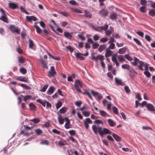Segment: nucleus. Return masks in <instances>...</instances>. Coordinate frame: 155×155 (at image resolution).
Returning a JSON list of instances; mask_svg holds the SVG:
<instances>
[{
  "mask_svg": "<svg viewBox=\"0 0 155 155\" xmlns=\"http://www.w3.org/2000/svg\"><path fill=\"white\" fill-rule=\"evenodd\" d=\"M134 62L131 63L134 66H137L139 69L141 71L143 70V67L145 66V71L144 72V74L146 75L147 78H149L150 76V73L148 71V64L147 63H144L142 61H140L139 60L135 57L134 58Z\"/></svg>",
  "mask_w": 155,
  "mask_h": 155,
  "instance_id": "nucleus-1",
  "label": "nucleus"
},
{
  "mask_svg": "<svg viewBox=\"0 0 155 155\" xmlns=\"http://www.w3.org/2000/svg\"><path fill=\"white\" fill-rule=\"evenodd\" d=\"M92 129L95 134H97L98 133L101 137H103L106 134H111L112 133L108 129L103 128L101 127L95 125H92Z\"/></svg>",
  "mask_w": 155,
  "mask_h": 155,
  "instance_id": "nucleus-2",
  "label": "nucleus"
},
{
  "mask_svg": "<svg viewBox=\"0 0 155 155\" xmlns=\"http://www.w3.org/2000/svg\"><path fill=\"white\" fill-rule=\"evenodd\" d=\"M74 87L75 89L79 92H81V88L82 87V83L79 80L75 81L74 83Z\"/></svg>",
  "mask_w": 155,
  "mask_h": 155,
  "instance_id": "nucleus-3",
  "label": "nucleus"
},
{
  "mask_svg": "<svg viewBox=\"0 0 155 155\" xmlns=\"http://www.w3.org/2000/svg\"><path fill=\"white\" fill-rule=\"evenodd\" d=\"M57 73L55 70L54 67L53 66L51 67L50 70L49 71L48 76L49 77H54Z\"/></svg>",
  "mask_w": 155,
  "mask_h": 155,
  "instance_id": "nucleus-4",
  "label": "nucleus"
},
{
  "mask_svg": "<svg viewBox=\"0 0 155 155\" xmlns=\"http://www.w3.org/2000/svg\"><path fill=\"white\" fill-rule=\"evenodd\" d=\"M92 121L90 118H86L83 120V123L84 126L86 129H87L89 128V124H92Z\"/></svg>",
  "mask_w": 155,
  "mask_h": 155,
  "instance_id": "nucleus-5",
  "label": "nucleus"
},
{
  "mask_svg": "<svg viewBox=\"0 0 155 155\" xmlns=\"http://www.w3.org/2000/svg\"><path fill=\"white\" fill-rule=\"evenodd\" d=\"M9 29L13 33H16L19 34H20V30L17 28L14 25H11L9 28Z\"/></svg>",
  "mask_w": 155,
  "mask_h": 155,
  "instance_id": "nucleus-6",
  "label": "nucleus"
},
{
  "mask_svg": "<svg viewBox=\"0 0 155 155\" xmlns=\"http://www.w3.org/2000/svg\"><path fill=\"white\" fill-rule=\"evenodd\" d=\"M146 107L148 110L151 111H154L155 109L154 106L150 104H148L146 105Z\"/></svg>",
  "mask_w": 155,
  "mask_h": 155,
  "instance_id": "nucleus-7",
  "label": "nucleus"
},
{
  "mask_svg": "<svg viewBox=\"0 0 155 155\" xmlns=\"http://www.w3.org/2000/svg\"><path fill=\"white\" fill-rule=\"evenodd\" d=\"M40 63L41 66L43 68H46L47 69H48V67H47V63L46 61H44L43 59L42 58H41L40 59Z\"/></svg>",
  "mask_w": 155,
  "mask_h": 155,
  "instance_id": "nucleus-8",
  "label": "nucleus"
},
{
  "mask_svg": "<svg viewBox=\"0 0 155 155\" xmlns=\"http://www.w3.org/2000/svg\"><path fill=\"white\" fill-rule=\"evenodd\" d=\"M99 111L100 114L101 116L103 117H110V116L105 111L101 109L99 110Z\"/></svg>",
  "mask_w": 155,
  "mask_h": 155,
  "instance_id": "nucleus-9",
  "label": "nucleus"
},
{
  "mask_svg": "<svg viewBox=\"0 0 155 155\" xmlns=\"http://www.w3.org/2000/svg\"><path fill=\"white\" fill-rule=\"evenodd\" d=\"M106 53L105 56L106 58H107L111 56L112 54V51L109 48H107L106 49Z\"/></svg>",
  "mask_w": 155,
  "mask_h": 155,
  "instance_id": "nucleus-10",
  "label": "nucleus"
},
{
  "mask_svg": "<svg viewBox=\"0 0 155 155\" xmlns=\"http://www.w3.org/2000/svg\"><path fill=\"white\" fill-rule=\"evenodd\" d=\"M55 89L52 86H50L47 91V93L48 95H51L53 93Z\"/></svg>",
  "mask_w": 155,
  "mask_h": 155,
  "instance_id": "nucleus-11",
  "label": "nucleus"
},
{
  "mask_svg": "<svg viewBox=\"0 0 155 155\" xmlns=\"http://www.w3.org/2000/svg\"><path fill=\"white\" fill-rule=\"evenodd\" d=\"M16 79L17 80L19 81H20L25 82H27L28 81V79L27 78L24 76V77H20L17 78H16Z\"/></svg>",
  "mask_w": 155,
  "mask_h": 155,
  "instance_id": "nucleus-12",
  "label": "nucleus"
},
{
  "mask_svg": "<svg viewBox=\"0 0 155 155\" xmlns=\"http://www.w3.org/2000/svg\"><path fill=\"white\" fill-rule=\"evenodd\" d=\"M8 6L10 8L12 9H15L16 8H19L18 5L14 3H9Z\"/></svg>",
  "mask_w": 155,
  "mask_h": 155,
  "instance_id": "nucleus-13",
  "label": "nucleus"
},
{
  "mask_svg": "<svg viewBox=\"0 0 155 155\" xmlns=\"http://www.w3.org/2000/svg\"><path fill=\"white\" fill-rule=\"evenodd\" d=\"M68 110V107H64L60 110L59 112L61 114H63L65 113Z\"/></svg>",
  "mask_w": 155,
  "mask_h": 155,
  "instance_id": "nucleus-14",
  "label": "nucleus"
},
{
  "mask_svg": "<svg viewBox=\"0 0 155 155\" xmlns=\"http://www.w3.org/2000/svg\"><path fill=\"white\" fill-rule=\"evenodd\" d=\"M107 122L108 125L110 127H114L116 125V122L114 121L113 120L111 119H108L107 120Z\"/></svg>",
  "mask_w": 155,
  "mask_h": 155,
  "instance_id": "nucleus-15",
  "label": "nucleus"
},
{
  "mask_svg": "<svg viewBox=\"0 0 155 155\" xmlns=\"http://www.w3.org/2000/svg\"><path fill=\"white\" fill-rule=\"evenodd\" d=\"M74 54L77 58L81 60H84V58L82 56V54L80 53H75Z\"/></svg>",
  "mask_w": 155,
  "mask_h": 155,
  "instance_id": "nucleus-16",
  "label": "nucleus"
},
{
  "mask_svg": "<svg viewBox=\"0 0 155 155\" xmlns=\"http://www.w3.org/2000/svg\"><path fill=\"white\" fill-rule=\"evenodd\" d=\"M26 18V19L29 21H31L32 20L35 21L37 20V18L33 16H27Z\"/></svg>",
  "mask_w": 155,
  "mask_h": 155,
  "instance_id": "nucleus-17",
  "label": "nucleus"
},
{
  "mask_svg": "<svg viewBox=\"0 0 155 155\" xmlns=\"http://www.w3.org/2000/svg\"><path fill=\"white\" fill-rule=\"evenodd\" d=\"M84 16L86 18H91L92 17V15L90 12L86 10L84 11Z\"/></svg>",
  "mask_w": 155,
  "mask_h": 155,
  "instance_id": "nucleus-18",
  "label": "nucleus"
},
{
  "mask_svg": "<svg viewBox=\"0 0 155 155\" xmlns=\"http://www.w3.org/2000/svg\"><path fill=\"white\" fill-rule=\"evenodd\" d=\"M100 14L103 16H106L108 14V11L106 10L103 9L100 11Z\"/></svg>",
  "mask_w": 155,
  "mask_h": 155,
  "instance_id": "nucleus-19",
  "label": "nucleus"
},
{
  "mask_svg": "<svg viewBox=\"0 0 155 155\" xmlns=\"http://www.w3.org/2000/svg\"><path fill=\"white\" fill-rule=\"evenodd\" d=\"M115 81L116 84L118 85L123 86L124 85V83L122 82V80L117 78H115Z\"/></svg>",
  "mask_w": 155,
  "mask_h": 155,
  "instance_id": "nucleus-20",
  "label": "nucleus"
},
{
  "mask_svg": "<svg viewBox=\"0 0 155 155\" xmlns=\"http://www.w3.org/2000/svg\"><path fill=\"white\" fill-rule=\"evenodd\" d=\"M0 20L7 23H8V19L6 15L2 16L0 18Z\"/></svg>",
  "mask_w": 155,
  "mask_h": 155,
  "instance_id": "nucleus-21",
  "label": "nucleus"
},
{
  "mask_svg": "<svg viewBox=\"0 0 155 155\" xmlns=\"http://www.w3.org/2000/svg\"><path fill=\"white\" fill-rule=\"evenodd\" d=\"M110 28H111L110 30H106L105 31V34L106 36H109L114 31V29L112 27L110 26Z\"/></svg>",
  "mask_w": 155,
  "mask_h": 155,
  "instance_id": "nucleus-22",
  "label": "nucleus"
},
{
  "mask_svg": "<svg viewBox=\"0 0 155 155\" xmlns=\"http://www.w3.org/2000/svg\"><path fill=\"white\" fill-rule=\"evenodd\" d=\"M58 119L59 124H62L64 123V119L61 117V114L58 115Z\"/></svg>",
  "mask_w": 155,
  "mask_h": 155,
  "instance_id": "nucleus-23",
  "label": "nucleus"
},
{
  "mask_svg": "<svg viewBox=\"0 0 155 155\" xmlns=\"http://www.w3.org/2000/svg\"><path fill=\"white\" fill-rule=\"evenodd\" d=\"M126 51V47H123L122 48L120 49L118 52L119 54H125Z\"/></svg>",
  "mask_w": 155,
  "mask_h": 155,
  "instance_id": "nucleus-24",
  "label": "nucleus"
},
{
  "mask_svg": "<svg viewBox=\"0 0 155 155\" xmlns=\"http://www.w3.org/2000/svg\"><path fill=\"white\" fill-rule=\"evenodd\" d=\"M70 9L72 11L75 12L76 13H83V12L81 10H79L75 8H71Z\"/></svg>",
  "mask_w": 155,
  "mask_h": 155,
  "instance_id": "nucleus-25",
  "label": "nucleus"
},
{
  "mask_svg": "<svg viewBox=\"0 0 155 155\" xmlns=\"http://www.w3.org/2000/svg\"><path fill=\"white\" fill-rule=\"evenodd\" d=\"M112 136L117 141H120L121 138L117 134L113 133Z\"/></svg>",
  "mask_w": 155,
  "mask_h": 155,
  "instance_id": "nucleus-26",
  "label": "nucleus"
},
{
  "mask_svg": "<svg viewBox=\"0 0 155 155\" xmlns=\"http://www.w3.org/2000/svg\"><path fill=\"white\" fill-rule=\"evenodd\" d=\"M46 101H42L40 99H38L36 100V101L38 103L41 104L42 106L44 107H45V104L46 102H45Z\"/></svg>",
  "mask_w": 155,
  "mask_h": 155,
  "instance_id": "nucleus-27",
  "label": "nucleus"
},
{
  "mask_svg": "<svg viewBox=\"0 0 155 155\" xmlns=\"http://www.w3.org/2000/svg\"><path fill=\"white\" fill-rule=\"evenodd\" d=\"M64 35L66 38L70 39H71L72 37V36L69 32L66 31L64 32Z\"/></svg>",
  "mask_w": 155,
  "mask_h": 155,
  "instance_id": "nucleus-28",
  "label": "nucleus"
},
{
  "mask_svg": "<svg viewBox=\"0 0 155 155\" xmlns=\"http://www.w3.org/2000/svg\"><path fill=\"white\" fill-rule=\"evenodd\" d=\"M110 16L111 19L115 20L117 18V15L115 13H111Z\"/></svg>",
  "mask_w": 155,
  "mask_h": 155,
  "instance_id": "nucleus-29",
  "label": "nucleus"
},
{
  "mask_svg": "<svg viewBox=\"0 0 155 155\" xmlns=\"http://www.w3.org/2000/svg\"><path fill=\"white\" fill-rule=\"evenodd\" d=\"M113 111L115 114L118 115L119 112L117 108L115 106H114L112 107Z\"/></svg>",
  "mask_w": 155,
  "mask_h": 155,
  "instance_id": "nucleus-30",
  "label": "nucleus"
},
{
  "mask_svg": "<svg viewBox=\"0 0 155 155\" xmlns=\"http://www.w3.org/2000/svg\"><path fill=\"white\" fill-rule=\"evenodd\" d=\"M28 42L29 43V48L31 49H33V47L35 46L33 41L31 39H30L29 40Z\"/></svg>",
  "mask_w": 155,
  "mask_h": 155,
  "instance_id": "nucleus-31",
  "label": "nucleus"
},
{
  "mask_svg": "<svg viewBox=\"0 0 155 155\" xmlns=\"http://www.w3.org/2000/svg\"><path fill=\"white\" fill-rule=\"evenodd\" d=\"M29 107L31 110H35L36 109V106L32 103H31L29 104Z\"/></svg>",
  "mask_w": 155,
  "mask_h": 155,
  "instance_id": "nucleus-32",
  "label": "nucleus"
},
{
  "mask_svg": "<svg viewBox=\"0 0 155 155\" xmlns=\"http://www.w3.org/2000/svg\"><path fill=\"white\" fill-rule=\"evenodd\" d=\"M18 61L19 63H23L25 62V60L23 57H18Z\"/></svg>",
  "mask_w": 155,
  "mask_h": 155,
  "instance_id": "nucleus-33",
  "label": "nucleus"
},
{
  "mask_svg": "<svg viewBox=\"0 0 155 155\" xmlns=\"http://www.w3.org/2000/svg\"><path fill=\"white\" fill-rule=\"evenodd\" d=\"M108 25L107 24L105 25L104 26L98 28L101 30H104L105 31L108 29Z\"/></svg>",
  "mask_w": 155,
  "mask_h": 155,
  "instance_id": "nucleus-34",
  "label": "nucleus"
},
{
  "mask_svg": "<svg viewBox=\"0 0 155 155\" xmlns=\"http://www.w3.org/2000/svg\"><path fill=\"white\" fill-rule=\"evenodd\" d=\"M106 48V45H101L100 46L98 49V50L100 52H101L103 50H104Z\"/></svg>",
  "mask_w": 155,
  "mask_h": 155,
  "instance_id": "nucleus-35",
  "label": "nucleus"
},
{
  "mask_svg": "<svg viewBox=\"0 0 155 155\" xmlns=\"http://www.w3.org/2000/svg\"><path fill=\"white\" fill-rule=\"evenodd\" d=\"M97 61L99 60L101 61H103L104 59V57L103 55L100 54L97 56Z\"/></svg>",
  "mask_w": 155,
  "mask_h": 155,
  "instance_id": "nucleus-36",
  "label": "nucleus"
},
{
  "mask_svg": "<svg viewBox=\"0 0 155 155\" xmlns=\"http://www.w3.org/2000/svg\"><path fill=\"white\" fill-rule=\"evenodd\" d=\"M118 58L120 62H122L125 60V58L123 55H120L118 56Z\"/></svg>",
  "mask_w": 155,
  "mask_h": 155,
  "instance_id": "nucleus-37",
  "label": "nucleus"
},
{
  "mask_svg": "<svg viewBox=\"0 0 155 155\" xmlns=\"http://www.w3.org/2000/svg\"><path fill=\"white\" fill-rule=\"evenodd\" d=\"M48 84H45L44 85L42 89L40 90V91L42 92H45L48 87Z\"/></svg>",
  "mask_w": 155,
  "mask_h": 155,
  "instance_id": "nucleus-38",
  "label": "nucleus"
},
{
  "mask_svg": "<svg viewBox=\"0 0 155 155\" xmlns=\"http://www.w3.org/2000/svg\"><path fill=\"white\" fill-rule=\"evenodd\" d=\"M30 121H33L35 124H36L40 121V120L38 118H34L30 120Z\"/></svg>",
  "mask_w": 155,
  "mask_h": 155,
  "instance_id": "nucleus-39",
  "label": "nucleus"
},
{
  "mask_svg": "<svg viewBox=\"0 0 155 155\" xmlns=\"http://www.w3.org/2000/svg\"><path fill=\"white\" fill-rule=\"evenodd\" d=\"M149 14L150 15L153 17L155 15V11L153 9L149 11Z\"/></svg>",
  "mask_w": 155,
  "mask_h": 155,
  "instance_id": "nucleus-40",
  "label": "nucleus"
},
{
  "mask_svg": "<svg viewBox=\"0 0 155 155\" xmlns=\"http://www.w3.org/2000/svg\"><path fill=\"white\" fill-rule=\"evenodd\" d=\"M59 14H62L65 17H67L69 16V14L66 12H58Z\"/></svg>",
  "mask_w": 155,
  "mask_h": 155,
  "instance_id": "nucleus-41",
  "label": "nucleus"
},
{
  "mask_svg": "<svg viewBox=\"0 0 155 155\" xmlns=\"http://www.w3.org/2000/svg\"><path fill=\"white\" fill-rule=\"evenodd\" d=\"M62 105V103L61 101H58L56 105V108L57 109L59 108Z\"/></svg>",
  "mask_w": 155,
  "mask_h": 155,
  "instance_id": "nucleus-42",
  "label": "nucleus"
},
{
  "mask_svg": "<svg viewBox=\"0 0 155 155\" xmlns=\"http://www.w3.org/2000/svg\"><path fill=\"white\" fill-rule=\"evenodd\" d=\"M19 71L20 72L23 74H25L27 73V70L24 68H20Z\"/></svg>",
  "mask_w": 155,
  "mask_h": 155,
  "instance_id": "nucleus-43",
  "label": "nucleus"
},
{
  "mask_svg": "<svg viewBox=\"0 0 155 155\" xmlns=\"http://www.w3.org/2000/svg\"><path fill=\"white\" fill-rule=\"evenodd\" d=\"M133 39L135 42H136L137 45L140 46H142V44L140 42L138 39L135 38H134Z\"/></svg>",
  "mask_w": 155,
  "mask_h": 155,
  "instance_id": "nucleus-44",
  "label": "nucleus"
},
{
  "mask_svg": "<svg viewBox=\"0 0 155 155\" xmlns=\"http://www.w3.org/2000/svg\"><path fill=\"white\" fill-rule=\"evenodd\" d=\"M83 94H87L88 96V97H90V98H91V99H92V97L91 95V94L87 90H85Z\"/></svg>",
  "mask_w": 155,
  "mask_h": 155,
  "instance_id": "nucleus-45",
  "label": "nucleus"
},
{
  "mask_svg": "<svg viewBox=\"0 0 155 155\" xmlns=\"http://www.w3.org/2000/svg\"><path fill=\"white\" fill-rule=\"evenodd\" d=\"M31 97L30 95H26L24 97L23 100L25 101H26L28 100L31 99Z\"/></svg>",
  "mask_w": 155,
  "mask_h": 155,
  "instance_id": "nucleus-46",
  "label": "nucleus"
},
{
  "mask_svg": "<svg viewBox=\"0 0 155 155\" xmlns=\"http://www.w3.org/2000/svg\"><path fill=\"white\" fill-rule=\"evenodd\" d=\"M83 114L86 117H89L90 114V113L89 111H85L82 112Z\"/></svg>",
  "mask_w": 155,
  "mask_h": 155,
  "instance_id": "nucleus-47",
  "label": "nucleus"
},
{
  "mask_svg": "<svg viewBox=\"0 0 155 155\" xmlns=\"http://www.w3.org/2000/svg\"><path fill=\"white\" fill-rule=\"evenodd\" d=\"M125 58L127 60L131 61L132 60L133 58L131 57L129 55V54H125L124 55Z\"/></svg>",
  "mask_w": 155,
  "mask_h": 155,
  "instance_id": "nucleus-48",
  "label": "nucleus"
},
{
  "mask_svg": "<svg viewBox=\"0 0 155 155\" xmlns=\"http://www.w3.org/2000/svg\"><path fill=\"white\" fill-rule=\"evenodd\" d=\"M35 27L36 28L37 32L38 34H40L41 33V30L40 28L37 25H35Z\"/></svg>",
  "mask_w": 155,
  "mask_h": 155,
  "instance_id": "nucleus-49",
  "label": "nucleus"
},
{
  "mask_svg": "<svg viewBox=\"0 0 155 155\" xmlns=\"http://www.w3.org/2000/svg\"><path fill=\"white\" fill-rule=\"evenodd\" d=\"M35 132L37 134L39 135L42 133V131L41 130L38 128L35 130Z\"/></svg>",
  "mask_w": 155,
  "mask_h": 155,
  "instance_id": "nucleus-50",
  "label": "nucleus"
},
{
  "mask_svg": "<svg viewBox=\"0 0 155 155\" xmlns=\"http://www.w3.org/2000/svg\"><path fill=\"white\" fill-rule=\"evenodd\" d=\"M122 67L123 69H129L130 68V66L127 64H123L122 66Z\"/></svg>",
  "mask_w": 155,
  "mask_h": 155,
  "instance_id": "nucleus-51",
  "label": "nucleus"
},
{
  "mask_svg": "<svg viewBox=\"0 0 155 155\" xmlns=\"http://www.w3.org/2000/svg\"><path fill=\"white\" fill-rule=\"evenodd\" d=\"M69 3L71 4V5H74L75 6H76L78 5V4L75 1H74L73 0H70L69 2Z\"/></svg>",
  "mask_w": 155,
  "mask_h": 155,
  "instance_id": "nucleus-52",
  "label": "nucleus"
},
{
  "mask_svg": "<svg viewBox=\"0 0 155 155\" xmlns=\"http://www.w3.org/2000/svg\"><path fill=\"white\" fill-rule=\"evenodd\" d=\"M135 33H137L138 35H139L140 36H141L142 37H143L144 34L143 32L141 31H135Z\"/></svg>",
  "mask_w": 155,
  "mask_h": 155,
  "instance_id": "nucleus-53",
  "label": "nucleus"
},
{
  "mask_svg": "<svg viewBox=\"0 0 155 155\" xmlns=\"http://www.w3.org/2000/svg\"><path fill=\"white\" fill-rule=\"evenodd\" d=\"M52 132L54 133L58 134H60L61 133V131H60L55 129H53L52 130Z\"/></svg>",
  "mask_w": 155,
  "mask_h": 155,
  "instance_id": "nucleus-54",
  "label": "nucleus"
},
{
  "mask_svg": "<svg viewBox=\"0 0 155 155\" xmlns=\"http://www.w3.org/2000/svg\"><path fill=\"white\" fill-rule=\"evenodd\" d=\"M94 124H103V122L102 121L100 120H96L94 122Z\"/></svg>",
  "mask_w": 155,
  "mask_h": 155,
  "instance_id": "nucleus-55",
  "label": "nucleus"
},
{
  "mask_svg": "<svg viewBox=\"0 0 155 155\" xmlns=\"http://www.w3.org/2000/svg\"><path fill=\"white\" fill-rule=\"evenodd\" d=\"M110 45L109 46L108 48H109L110 49H114L115 45L113 43H110Z\"/></svg>",
  "mask_w": 155,
  "mask_h": 155,
  "instance_id": "nucleus-56",
  "label": "nucleus"
},
{
  "mask_svg": "<svg viewBox=\"0 0 155 155\" xmlns=\"http://www.w3.org/2000/svg\"><path fill=\"white\" fill-rule=\"evenodd\" d=\"M108 40V38H102L100 40V41L102 43H105Z\"/></svg>",
  "mask_w": 155,
  "mask_h": 155,
  "instance_id": "nucleus-57",
  "label": "nucleus"
},
{
  "mask_svg": "<svg viewBox=\"0 0 155 155\" xmlns=\"http://www.w3.org/2000/svg\"><path fill=\"white\" fill-rule=\"evenodd\" d=\"M112 60L114 63H115L117 61V59L115 55H113L112 57Z\"/></svg>",
  "mask_w": 155,
  "mask_h": 155,
  "instance_id": "nucleus-58",
  "label": "nucleus"
},
{
  "mask_svg": "<svg viewBox=\"0 0 155 155\" xmlns=\"http://www.w3.org/2000/svg\"><path fill=\"white\" fill-rule=\"evenodd\" d=\"M146 7L145 6H142L140 7V10L141 12L144 13L146 12Z\"/></svg>",
  "mask_w": 155,
  "mask_h": 155,
  "instance_id": "nucleus-59",
  "label": "nucleus"
},
{
  "mask_svg": "<svg viewBox=\"0 0 155 155\" xmlns=\"http://www.w3.org/2000/svg\"><path fill=\"white\" fill-rule=\"evenodd\" d=\"M68 133L71 136H74L75 134V131L74 130H71L68 131Z\"/></svg>",
  "mask_w": 155,
  "mask_h": 155,
  "instance_id": "nucleus-60",
  "label": "nucleus"
},
{
  "mask_svg": "<svg viewBox=\"0 0 155 155\" xmlns=\"http://www.w3.org/2000/svg\"><path fill=\"white\" fill-rule=\"evenodd\" d=\"M61 24L62 27H65V26L68 24V22L66 21H62L61 22Z\"/></svg>",
  "mask_w": 155,
  "mask_h": 155,
  "instance_id": "nucleus-61",
  "label": "nucleus"
},
{
  "mask_svg": "<svg viewBox=\"0 0 155 155\" xmlns=\"http://www.w3.org/2000/svg\"><path fill=\"white\" fill-rule=\"evenodd\" d=\"M91 93L94 96L96 97L99 94V93L97 92L94 91V90H92L91 91Z\"/></svg>",
  "mask_w": 155,
  "mask_h": 155,
  "instance_id": "nucleus-62",
  "label": "nucleus"
},
{
  "mask_svg": "<svg viewBox=\"0 0 155 155\" xmlns=\"http://www.w3.org/2000/svg\"><path fill=\"white\" fill-rule=\"evenodd\" d=\"M40 143L42 144H45L46 145H48L49 144V142L48 140H45L42 141Z\"/></svg>",
  "mask_w": 155,
  "mask_h": 155,
  "instance_id": "nucleus-63",
  "label": "nucleus"
},
{
  "mask_svg": "<svg viewBox=\"0 0 155 155\" xmlns=\"http://www.w3.org/2000/svg\"><path fill=\"white\" fill-rule=\"evenodd\" d=\"M66 48L67 49L69 50L71 52H72L74 50L73 48L70 46H67L66 47Z\"/></svg>",
  "mask_w": 155,
  "mask_h": 155,
  "instance_id": "nucleus-64",
  "label": "nucleus"
}]
</instances>
